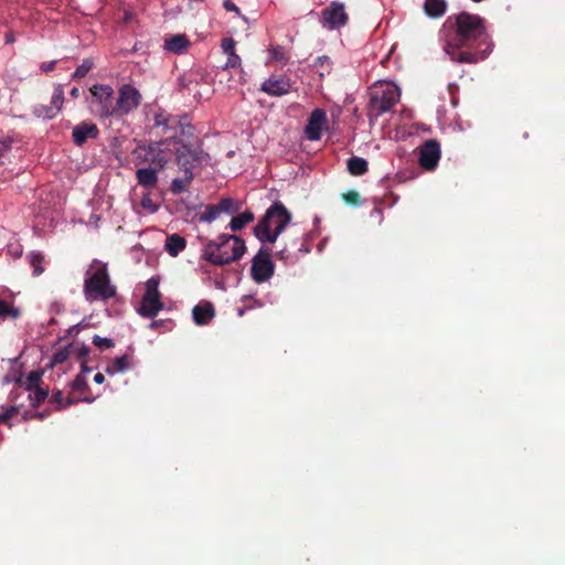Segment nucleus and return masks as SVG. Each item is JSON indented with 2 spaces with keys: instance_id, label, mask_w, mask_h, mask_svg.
I'll return each mask as SVG.
<instances>
[{
  "instance_id": "nucleus-1",
  "label": "nucleus",
  "mask_w": 565,
  "mask_h": 565,
  "mask_svg": "<svg viewBox=\"0 0 565 565\" xmlns=\"http://www.w3.org/2000/svg\"><path fill=\"white\" fill-rule=\"evenodd\" d=\"M456 32L447 40L444 51L451 61L475 64L487 58L491 53L492 43L478 14L461 12L455 17Z\"/></svg>"
},
{
  "instance_id": "nucleus-2",
  "label": "nucleus",
  "mask_w": 565,
  "mask_h": 565,
  "mask_svg": "<svg viewBox=\"0 0 565 565\" xmlns=\"http://www.w3.org/2000/svg\"><path fill=\"white\" fill-rule=\"evenodd\" d=\"M246 252V245L243 238L221 234L216 239H211L204 244L203 258L212 265L224 266L238 260Z\"/></svg>"
},
{
  "instance_id": "nucleus-3",
  "label": "nucleus",
  "mask_w": 565,
  "mask_h": 565,
  "mask_svg": "<svg viewBox=\"0 0 565 565\" xmlns=\"http://www.w3.org/2000/svg\"><path fill=\"white\" fill-rule=\"evenodd\" d=\"M291 214L281 202H274L254 227V235L264 243L274 244L290 223Z\"/></svg>"
},
{
  "instance_id": "nucleus-4",
  "label": "nucleus",
  "mask_w": 565,
  "mask_h": 565,
  "mask_svg": "<svg viewBox=\"0 0 565 565\" xmlns=\"http://www.w3.org/2000/svg\"><path fill=\"white\" fill-rule=\"evenodd\" d=\"M90 270L86 273L87 277L84 281V296L88 302L108 301L117 295V288L111 284L107 265L94 259Z\"/></svg>"
},
{
  "instance_id": "nucleus-5",
  "label": "nucleus",
  "mask_w": 565,
  "mask_h": 565,
  "mask_svg": "<svg viewBox=\"0 0 565 565\" xmlns=\"http://www.w3.org/2000/svg\"><path fill=\"white\" fill-rule=\"evenodd\" d=\"M175 135L160 141H152L148 145H139L132 152L136 164H148L156 170H163L172 162L175 156L172 146L178 145Z\"/></svg>"
},
{
  "instance_id": "nucleus-6",
  "label": "nucleus",
  "mask_w": 565,
  "mask_h": 565,
  "mask_svg": "<svg viewBox=\"0 0 565 565\" xmlns=\"http://www.w3.org/2000/svg\"><path fill=\"white\" fill-rule=\"evenodd\" d=\"M90 111L99 119L116 117V97L109 85L95 84L89 88Z\"/></svg>"
},
{
  "instance_id": "nucleus-7",
  "label": "nucleus",
  "mask_w": 565,
  "mask_h": 565,
  "mask_svg": "<svg viewBox=\"0 0 565 565\" xmlns=\"http://www.w3.org/2000/svg\"><path fill=\"white\" fill-rule=\"evenodd\" d=\"M185 120L186 117L173 116L164 110H160L154 114L152 130H156L157 135H167V138L175 135V141H180L179 135H193L194 128Z\"/></svg>"
},
{
  "instance_id": "nucleus-8",
  "label": "nucleus",
  "mask_w": 565,
  "mask_h": 565,
  "mask_svg": "<svg viewBox=\"0 0 565 565\" xmlns=\"http://www.w3.org/2000/svg\"><path fill=\"white\" fill-rule=\"evenodd\" d=\"M401 98V92L394 84H386L381 90H375L370 99V116L379 118L390 111Z\"/></svg>"
},
{
  "instance_id": "nucleus-9",
  "label": "nucleus",
  "mask_w": 565,
  "mask_h": 565,
  "mask_svg": "<svg viewBox=\"0 0 565 565\" xmlns=\"http://www.w3.org/2000/svg\"><path fill=\"white\" fill-rule=\"evenodd\" d=\"M159 278L151 277L146 282V291L141 298L138 312L145 318H153L163 308L159 291Z\"/></svg>"
},
{
  "instance_id": "nucleus-10",
  "label": "nucleus",
  "mask_w": 565,
  "mask_h": 565,
  "mask_svg": "<svg viewBox=\"0 0 565 565\" xmlns=\"http://www.w3.org/2000/svg\"><path fill=\"white\" fill-rule=\"evenodd\" d=\"M271 250L262 247L252 259L250 276L257 284H262L270 279L275 271V265L270 258Z\"/></svg>"
},
{
  "instance_id": "nucleus-11",
  "label": "nucleus",
  "mask_w": 565,
  "mask_h": 565,
  "mask_svg": "<svg viewBox=\"0 0 565 565\" xmlns=\"http://www.w3.org/2000/svg\"><path fill=\"white\" fill-rule=\"evenodd\" d=\"M141 94L136 87L129 84L122 85L116 98V118L124 117L137 109L141 104Z\"/></svg>"
},
{
  "instance_id": "nucleus-12",
  "label": "nucleus",
  "mask_w": 565,
  "mask_h": 565,
  "mask_svg": "<svg viewBox=\"0 0 565 565\" xmlns=\"http://www.w3.org/2000/svg\"><path fill=\"white\" fill-rule=\"evenodd\" d=\"M175 151L174 159L179 169L185 173V171H192L195 163H200L203 158V151L199 148H192L190 145L181 143L172 146Z\"/></svg>"
},
{
  "instance_id": "nucleus-13",
  "label": "nucleus",
  "mask_w": 565,
  "mask_h": 565,
  "mask_svg": "<svg viewBox=\"0 0 565 565\" xmlns=\"http://www.w3.org/2000/svg\"><path fill=\"white\" fill-rule=\"evenodd\" d=\"M321 22L330 30L347 25L349 15L345 12L344 4L339 1H332L321 11Z\"/></svg>"
},
{
  "instance_id": "nucleus-14",
  "label": "nucleus",
  "mask_w": 565,
  "mask_h": 565,
  "mask_svg": "<svg viewBox=\"0 0 565 565\" xmlns=\"http://www.w3.org/2000/svg\"><path fill=\"white\" fill-rule=\"evenodd\" d=\"M440 145L435 139H429L419 148L418 162L426 170H434L440 159Z\"/></svg>"
},
{
  "instance_id": "nucleus-15",
  "label": "nucleus",
  "mask_w": 565,
  "mask_h": 565,
  "mask_svg": "<svg viewBox=\"0 0 565 565\" xmlns=\"http://www.w3.org/2000/svg\"><path fill=\"white\" fill-rule=\"evenodd\" d=\"M291 88L292 82L286 75H271L260 86L262 92L274 97L287 95Z\"/></svg>"
},
{
  "instance_id": "nucleus-16",
  "label": "nucleus",
  "mask_w": 565,
  "mask_h": 565,
  "mask_svg": "<svg viewBox=\"0 0 565 565\" xmlns=\"http://www.w3.org/2000/svg\"><path fill=\"white\" fill-rule=\"evenodd\" d=\"M327 128L328 118L326 110L316 108L309 116L305 134L309 140L317 141L321 138L322 130Z\"/></svg>"
},
{
  "instance_id": "nucleus-17",
  "label": "nucleus",
  "mask_w": 565,
  "mask_h": 565,
  "mask_svg": "<svg viewBox=\"0 0 565 565\" xmlns=\"http://www.w3.org/2000/svg\"><path fill=\"white\" fill-rule=\"evenodd\" d=\"M99 136V129L96 124L82 121L77 124L72 131L73 142L82 147L88 139H97Z\"/></svg>"
},
{
  "instance_id": "nucleus-18",
  "label": "nucleus",
  "mask_w": 565,
  "mask_h": 565,
  "mask_svg": "<svg viewBox=\"0 0 565 565\" xmlns=\"http://www.w3.org/2000/svg\"><path fill=\"white\" fill-rule=\"evenodd\" d=\"M193 321L196 326H205L215 317V309L212 302L201 301L192 309Z\"/></svg>"
},
{
  "instance_id": "nucleus-19",
  "label": "nucleus",
  "mask_w": 565,
  "mask_h": 565,
  "mask_svg": "<svg viewBox=\"0 0 565 565\" xmlns=\"http://www.w3.org/2000/svg\"><path fill=\"white\" fill-rule=\"evenodd\" d=\"M158 170L156 168L147 167V168H140L136 171V179L138 181V184L147 188V189H153L156 188L158 183Z\"/></svg>"
},
{
  "instance_id": "nucleus-20",
  "label": "nucleus",
  "mask_w": 565,
  "mask_h": 565,
  "mask_svg": "<svg viewBox=\"0 0 565 565\" xmlns=\"http://www.w3.org/2000/svg\"><path fill=\"white\" fill-rule=\"evenodd\" d=\"M189 45L190 41L184 34L172 35L164 41V50L173 54L185 52Z\"/></svg>"
},
{
  "instance_id": "nucleus-21",
  "label": "nucleus",
  "mask_w": 565,
  "mask_h": 565,
  "mask_svg": "<svg viewBox=\"0 0 565 565\" xmlns=\"http://www.w3.org/2000/svg\"><path fill=\"white\" fill-rule=\"evenodd\" d=\"M447 7L448 3L446 0H425L423 10L427 17L437 19L446 13Z\"/></svg>"
},
{
  "instance_id": "nucleus-22",
  "label": "nucleus",
  "mask_w": 565,
  "mask_h": 565,
  "mask_svg": "<svg viewBox=\"0 0 565 565\" xmlns=\"http://www.w3.org/2000/svg\"><path fill=\"white\" fill-rule=\"evenodd\" d=\"M193 172L192 171H185L181 178H175L172 180L170 185V191L174 194H181L185 191H188L189 185L191 184L193 180Z\"/></svg>"
},
{
  "instance_id": "nucleus-23",
  "label": "nucleus",
  "mask_w": 565,
  "mask_h": 565,
  "mask_svg": "<svg viewBox=\"0 0 565 565\" xmlns=\"http://www.w3.org/2000/svg\"><path fill=\"white\" fill-rule=\"evenodd\" d=\"M347 168L350 174L360 177L367 172L369 162L361 157H351L347 162Z\"/></svg>"
},
{
  "instance_id": "nucleus-24",
  "label": "nucleus",
  "mask_w": 565,
  "mask_h": 565,
  "mask_svg": "<svg viewBox=\"0 0 565 565\" xmlns=\"http://www.w3.org/2000/svg\"><path fill=\"white\" fill-rule=\"evenodd\" d=\"M186 246V242H185V238L178 235V234H172L170 236L167 237V241H166V250L171 255V256H178V254L180 252H182Z\"/></svg>"
},
{
  "instance_id": "nucleus-25",
  "label": "nucleus",
  "mask_w": 565,
  "mask_h": 565,
  "mask_svg": "<svg viewBox=\"0 0 565 565\" xmlns=\"http://www.w3.org/2000/svg\"><path fill=\"white\" fill-rule=\"evenodd\" d=\"M254 218V213L247 210L243 213L233 216L228 226L233 232H238L242 228H244L248 223L253 222Z\"/></svg>"
},
{
  "instance_id": "nucleus-26",
  "label": "nucleus",
  "mask_w": 565,
  "mask_h": 565,
  "mask_svg": "<svg viewBox=\"0 0 565 565\" xmlns=\"http://www.w3.org/2000/svg\"><path fill=\"white\" fill-rule=\"evenodd\" d=\"M129 367H130L129 356L125 354L119 358H116L113 361V364L108 365L105 371L107 374L114 375L119 372H125Z\"/></svg>"
},
{
  "instance_id": "nucleus-27",
  "label": "nucleus",
  "mask_w": 565,
  "mask_h": 565,
  "mask_svg": "<svg viewBox=\"0 0 565 565\" xmlns=\"http://www.w3.org/2000/svg\"><path fill=\"white\" fill-rule=\"evenodd\" d=\"M29 263L31 267L33 268V276H40L44 271L43 263H44V256L40 252H31L28 255Z\"/></svg>"
},
{
  "instance_id": "nucleus-28",
  "label": "nucleus",
  "mask_w": 565,
  "mask_h": 565,
  "mask_svg": "<svg viewBox=\"0 0 565 565\" xmlns=\"http://www.w3.org/2000/svg\"><path fill=\"white\" fill-rule=\"evenodd\" d=\"M43 371L42 370H34L31 371L25 380L22 382V386L31 392L33 388L40 387V383L42 381Z\"/></svg>"
},
{
  "instance_id": "nucleus-29",
  "label": "nucleus",
  "mask_w": 565,
  "mask_h": 565,
  "mask_svg": "<svg viewBox=\"0 0 565 565\" xmlns=\"http://www.w3.org/2000/svg\"><path fill=\"white\" fill-rule=\"evenodd\" d=\"M221 210L218 204L206 205L204 212L199 216V221L203 223H211L218 217Z\"/></svg>"
},
{
  "instance_id": "nucleus-30",
  "label": "nucleus",
  "mask_w": 565,
  "mask_h": 565,
  "mask_svg": "<svg viewBox=\"0 0 565 565\" xmlns=\"http://www.w3.org/2000/svg\"><path fill=\"white\" fill-rule=\"evenodd\" d=\"M94 61L90 57L84 58L82 64L78 65L75 72L72 74L73 79H82L84 78L89 71L94 67Z\"/></svg>"
},
{
  "instance_id": "nucleus-31",
  "label": "nucleus",
  "mask_w": 565,
  "mask_h": 565,
  "mask_svg": "<svg viewBox=\"0 0 565 565\" xmlns=\"http://www.w3.org/2000/svg\"><path fill=\"white\" fill-rule=\"evenodd\" d=\"M64 103V88L62 84H57L54 87V92L51 98V107H54L56 110V114H58L62 110Z\"/></svg>"
},
{
  "instance_id": "nucleus-32",
  "label": "nucleus",
  "mask_w": 565,
  "mask_h": 565,
  "mask_svg": "<svg viewBox=\"0 0 565 565\" xmlns=\"http://www.w3.org/2000/svg\"><path fill=\"white\" fill-rule=\"evenodd\" d=\"M331 60L329 56L322 55L315 60L313 67L319 68V75L323 77L331 73Z\"/></svg>"
},
{
  "instance_id": "nucleus-33",
  "label": "nucleus",
  "mask_w": 565,
  "mask_h": 565,
  "mask_svg": "<svg viewBox=\"0 0 565 565\" xmlns=\"http://www.w3.org/2000/svg\"><path fill=\"white\" fill-rule=\"evenodd\" d=\"M217 204L221 213L225 212L228 214H234L237 213L241 209L239 203L232 198H223Z\"/></svg>"
},
{
  "instance_id": "nucleus-34",
  "label": "nucleus",
  "mask_w": 565,
  "mask_h": 565,
  "mask_svg": "<svg viewBox=\"0 0 565 565\" xmlns=\"http://www.w3.org/2000/svg\"><path fill=\"white\" fill-rule=\"evenodd\" d=\"M20 316V310L13 307L10 302L0 299V318H12L17 319Z\"/></svg>"
},
{
  "instance_id": "nucleus-35",
  "label": "nucleus",
  "mask_w": 565,
  "mask_h": 565,
  "mask_svg": "<svg viewBox=\"0 0 565 565\" xmlns=\"http://www.w3.org/2000/svg\"><path fill=\"white\" fill-rule=\"evenodd\" d=\"M77 401L78 399L68 396L66 402H64V394L62 391H54L51 396V402L56 404L60 409L66 408L67 406L75 404Z\"/></svg>"
},
{
  "instance_id": "nucleus-36",
  "label": "nucleus",
  "mask_w": 565,
  "mask_h": 565,
  "mask_svg": "<svg viewBox=\"0 0 565 565\" xmlns=\"http://www.w3.org/2000/svg\"><path fill=\"white\" fill-rule=\"evenodd\" d=\"M33 114L43 119H53L56 117V110L54 107L45 106V105H36L33 108Z\"/></svg>"
},
{
  "instance_id": "nucleus-37",
  "label": "nucleus",
  "mask_w": 565,
  "mask_h": 565,
  "mask_svg": "<svg viewBox=\"0 0 565 565\" xmlns=\"http://www.w3.org/2000/svg\"><path fill=\"white\" fill-rule=\"evenodd\" d=\"M31 392L33 393L30 394V401L33 407H39L49 396V390L42 387L33 388Z\"/></svg>"
},
{
  "instance_id": "nucleus-38",
  "label": "nucleus",
  "mask_w": 565,
  "mask_h": 565,
  "mask_svg": "<svg viewBox=\"0 0 565 565\" xmlns=\"http://www.w3.org/2000/svg\"><path fill=\"white\" fill-rule=\"evenodd\" d=\"M72 390L78 394H86L89 391L85 375L77 374L72 382Z\"/></svg>"
},
{
  "instance_id": "nucleus-39",
  "label": "nucleus",
  "mask_w": 565,
  "mask_h": 565,
  "mask_svg": "<svg viewBox=\"0 0 565 565\" xmlns=\"http://www.w3.org/2000/svg\"><path fill=\"white\" fill-rule=\"evenodd\" d=\"M271 58L286 64L289 61V55L284 46L276 45L270 49Z\"/></svg>"
},
{
  "instance_id": "nucleus-40",
  "label": "nucleus",
  "mask_w": 565,
  "mask_h": 565,
  "mask_svg": "<svg viewBox=\"0 0 565 565\" xmlns=\"http://www.w3.org/2000/svg\"><path fill=\"white\" fill-rule=\"evenodd\" d=\"M342 199L347 204H350L353 206H356L361 203V196L354 190H350V191L342 193Z\"/></svg>"
},
{
  "instance_id": "nucleus-41",
  "label": "nucleus",
  "mask_w": 565,
  "mask_h": 565,
  "mask_svg": "<svg viewBox=\"0 0 565 565\" xmlns=\"http://www.w3.org/2000/svg\"><path fill=\"white\" fill-rule=\"evenodd\" d=\"M71 355L70 347L63 348L56 351L52 356L53 364H62L64 363Z\"/></svg>"
},
{
  "instance_id": "nucleus-42",
  "label": "nucleus",
  "mask_w": 565,
  "mask_h": 565,
  "mask_svg": "<svg viewBox=\"0 0 565 565\" xmlns=\"http://www.w3.org/2000/svg\"><path fill=\"white\" fill-rule=\"evenodd\" d=\"M93 343L100 348V349H109V348H113L115 345L114 341L111 339H108V338H102L99 335H94L93 338Z\"/></svg>"
},
{
  "instance_id": "nucleus-43",
  "label": "nucleus",
  "mask_w": 565,
  "mask_h": 565,
  "mask_svg": "<svg viewBox=\"0 0 565 565\" xmlns=\"http://www.w3.org/2000/svg\"><path fill=\"white\" fill-rule=\"evenodd\" d=\"M19 413L17 406H11L0 414V424H6L10 418Z\"/></svg>"
},
{
  "instance_id": "nucleus-44",
  "label": "nucleus",
  "mask_w": 565,
  "mask_h": 565,
  "mask_svg": "<svg viewBox=\"0 0 565 565\" xmlns=\"http://www.w3.org/2000/svg\"><path fill=\"white\" fill-rule=\"evenodd\" d=\"M235 44H236V42L234 41V39L226 38L222 41L221 46L223 49V52L228 55V54L235 52Z\"/></svg>"
},
{
  "instance_id": "nucleus-45",
  "label": "nucleus",
  "mask_w": 565,
  "mask_h": 565,
  "mask_svg": "<svg viewBox=\"0 0 565 565\" xmlns=\"http://www.w3.org/2000/svg\"><path fill=\"white\" fill-rule=\"evenodd\" d=\"M241 63H242L241 57L235 52H233L227 55V61H226L225 67L235 68V67L241 66Z\"/></svg>"
},
{
  "instance_id": "nucleus-46",
  "label": "nucleus",
  "mask_w": 565,
  "mask_h": 565,
  "mask_svg": "<svg viewBox=\"0 0 565 565\" xmlns=\"http://www.w3.org/2000/svg\"><path fill=\"white\" fill-rule=\"evenodd\" d=\"M11 149L10 140H0V166L3 163V158L7 156L9 150Z\"/></svg>"
},
{
  "instance_id": "nucleus-47",
  "label": "nucleus",
  "mask_w": 565,
  "mask_h": 565,
  "mask_svg": "<svg viewBox=\"0 0 565 565\" xmlns=\"http://www.w3.org/2000/svg\"><path fill=\"white\" fill-rule=\"evenodd\" d=\"M223 7L226 11H232V12H236L237 14H239L238 7L232 0H225L223 2Z\"/></svg>"
},
{
  "instance_id": "nucleus-48",
  "label": "nucleus",
  "mask_w": 565,
  "mask_h": 565,
  "mask_svg": "<svg viewBox=\"0 0 565 565\" xmlns=\"http://www.w3.org/2000/svg\"><path fill=\"white\" fill-rule=\"evenodd\" d=\"M56 66V61L43 62L40 66L41 71L44 73L52 72Z\"/></svg>"
},
{
  "instance_id": "nucleus-49",
  "label": "nucleus",
  "mask_w": 565,
  "mask_h": 565,
  "mask_svg": "<svg viewBox=\"0 0 565 565\" xmlns=\"http://www.w3.org/2000/svg\"><path fill=\"white\" fill-rule=\"evenodd\" d=\"M88 353H89V349L83 345V347H82L81 349H78V351H77V358H78V360H81V361H85L84 359H85V356H87V355H88Z\"/></svg>"
},
{
  "instance_id": "nucleus-50",
  "label": "nucleus",
  "mask_w": 565,
  "mask_h": 565,
  "mask_svg": "<svg viewBox=\"0 0 565 565\" xmlns=\"http://www.w3.org/2000/svg\"><path fill=\"white\" fill-rule=\"evenodd\" d=\"M164 323H166V321H164V320H154V321H152V322L150 323V326H149V327H150L151 329H157V328H159V327L163 326Z\"/></svg>"
},
{
  "instance_id": "nucleus-51",
  "label": "nucleus",
  "mask_w": 565,
  "mask_h": 565,
  "mask_svg": "<svg viewBox=\"0 0 565 565\" xmlns=\"http://www.w3.org/2000/svg\"><path fill=\"white\" fill-rule=\"evenodd\" d=\"M90 371H92V369L86 365V361H82L79 374L84 375L85 373H89Z\"/></svg>"
},
{
  "instance_id": "nucleus-52",
  "label": "nucleus",
  "mask_w": 565,
  "mask_h": 565,
  "mask_svg": "<svg viewBox=\"0 0 565 565\" xmlns=\"http://www.w3.org/2000/svg\"><path fill=\"white\" fill-rule=\"evenodd\" d=\"M94 382L97 384H103L105 382V376L102 373H97L94 376Z\"/></svg>"
},
{
  "instance_id": "nucleus-53",
  "label": "nucleus",
  "mask_w": 565,
  "mask_h": 565,
  "mask_svg": "<svg viewBox=\"0 0 565 565\" xmlns=\"http://www.w3.org/2000/svg\"><path fill=\"white\" fill-rule=\"evenodd\" d=\"M70 95L72 98H78L79 97V89L77 87H73L70 92Z\"/></svg>"
},
{
  "instance_id": "nucleus-54",
  "label": "nucleus",
  "mask_w": 565,
  "mask_h": 565,
  "mask_svg": "<svg viewBox=\"0 0 565 565\" xmlns=\"http://www.w3.org/2000/svg\"><path fill=\"white\" fill-rule=\"evenodd\" d=\"M142 206L146 207V209H149L150 205H151V200L149 199H143L142 202H141Z\"/></svg>"
},
{
  "instance_id": "nucleus-55",
  "label": "nucleus",
  "mask_w": 565,
  "mask_h": 565,
  "mask_svg": "<svg viewBox=\"0 0 565 565\" xmlns=\"http://www.w3.org/2000/svg\"><path fill=\"white\" fill-rule=\"evenodd\" d=\"M81 401H83L85 403H92L94 401V398L88 397V396H84V397L81 398Z\"/></svg>"
},
{
  "instance_id": "nucleus-56",
  "label": "nucleus",
  "mask_w": 565,
  "mask_h": 565,
  "mask_svg": "<svg viewBox=\"0 0 565 565\" xmlns=\"http://www.w3.org/2000/svg\"><path fill=\"white\" fill-rule=\"evenodd\" d=\"M6 42H7V43H11V42H13V36H12L11 34H7V36H6Z\"/></svg>"
}]
</instances>
